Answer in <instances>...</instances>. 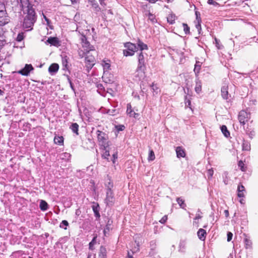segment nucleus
I'll list each match as a JSON object with an SVG mask.
<instances>
[{"label": "nucleus", "mask_w": 258, "mask_h": 258, "mask_svg": "<svg viewBox=\"0 0 258 258\" xmlns=\"http://www.w3.org/2000/svg\"><path fill=\"white\" fill-rule=\"evenodd\" d=\"M20 7L24 15L22 27L26 31L33 29L34 25L37 20V15L30 0H18Z\"/></svg>", "instance_id": "obj_1"}, {"label": "nucleus", "mask_w": 258, "mask_h": 258, "mask_svg": "<svg viewBox=\"0 0 258 258\" xmlns=\"http://www.w3.org/2000/svg\"><path fill=\"white\" fill-rule=\"evenodd\" d=\"M82 46L84 50L79 49L78 50L79 55L81 58H83L86 54H89L90 51L95 50L93 46L91 45L87 41V38L85 35H82L81 37Z\"/></svg>", "instance_id": "obj_2"}, {"label": "nucleus", "mask_w": 258, "mask_h": 258, "mask_svg": "<svg viewBox=\"0 0 258 258\" xmlns=\"http://www.w3.org/2000/svg\"><path fill=\"white\" fill-rule=\"evenodd\" d=\"M96 134L99 145L105 149L108 148L109 147L108 135L99 130L97 131Z\"/></svg>", "instance_id": "obj_3"}, {"label": "nucleus", "mask_w": 258, "mask_h": 258, "mask_svg": "<svg viewBox=\"0 0 258 258\" xmlns=\"http://www.w3.org/2000/svg\"><path fill=\"white\" fill-rule=\"evenodd\" d=\"M124 47L126 48V49L123 50V53L125 56H133L138 49L136 44L131 42L125 43Z\"/></svg>", "instance_id": "obj_4"}, {"label": "nucleus", "mask_w": 258, "mask_h": 258, "mask_svg": "<svg viewBox=\"0 0 258 258\" xmlns=\"http://www.w3.org/2000/svg\"><path fill=\"white\" fill-rule=\"evenodd\" d=\"M251 115L249 112H246L245 110H242L239 112L238 118L240 123L244 125L248 122L250 119Z\"/></svg>", "instance_id": "obj_5"}, {"label": "nucleus", "mask_w": 258, "mask_h": 258, "mask_svg": "<svg viewBox=\"0 0 258 258\" xmlns=\"http://www.w3.org/2000/svg\"><path fill=\"white\" fill-rule=\"evenodd\" d=\"M115 199L113 191H106V198L105 203L107 206H112L115 203Z\"/></svg>", "instance_id": "obj_6"}, {"label": "nucleus", "mask_w": 258, "mask_h": 258, "mask_svg": "<svg viewBox=\"0 0 258 258\" xmlns=\"http://www.w3.org/2000/svg\"><path fill=\"white\" fill-rule=\"evenodd\" d=\"M85 55V65L88 70L91 69L95 63V58L92 55L86 54Z\"/></svg>", "instance_id": "obj_7"}, {"label": "nucleus", "mask_w": 258, "mask_h": 258, "mask_svg": "<svg viewBox=\"0 0 258 258\" xmlns=\"http://www.w3.org/2000/svg\"><path fill=\"white\" fill-rule=\"evenodd\" d=\"M146 67L137 66L136 71V77L139 80L144 79L146 77Z\"/></svg>", "instance_id": "obj_8"}, {"label": "nucleus", "mask_w": 258, "mask_h": 258, "mask_svg": "<svg viewBox=\"0 0 258 258\" xmlns=\"http://www.w3.org/2000/svg\"><path fill=\"white\" fill-rule=\"evenodd\" d=\"M34 68L31 64H26L25 67L18 72V73L23 75L27 76L30 72L33 70Z\"/></svg>", "instance_id": "obj_9"}, {"label": "nucleus", "mask_w": 258, "mask_h": 258, "mask_svg": "<svg viewBox=\"0 0 258 258\" xmlns=\"http://www.w3.org/2000/svg\"><path fill=\"white\" fill-rule=\"evenodd\" d=\"M126 113L130 117L137 118L139 116L138 113L136 112L130 103H128L126 106Z\"/></svg>", "instance_id": "obj_10"}, {"label": "nucleus", "mask_w": 258, "mask_h": 258, "mask_svg": "<svg viewBox=\"0 0 258 258\" xmlns=\"http://www.w3.org/2000/svg\"><path fill=\"white\" fill-rule=\"evenodd\" d=\"M9 20L6 11L0 12V25H5L9 23Z\"/></svg>", "instance_id": "obj_11"}, {"label": "nucleus", "mask_w": 258, "mask_h": 258, "mask_svg": "<svg viewBox=\"0 0 258 258\" xmlns=\"http://www.w3.org/2000/svg\"><path fill=\"white\" fill-rule=\"evenodd\" d=\"M246 190L245 187L241 183H240L237 186V197L239 198H243L245 197Z\"/></svg>", "instance_id": "obj_12"}, {"label": "nucleus", "mask_w": 258, "mask_h": 258, "mask_svg": "<svg viewBox=\"0 0 258 258\" xmlns=\"http://www.w3.org/2000/svg\"><path fill=\"white\" fill-rule=\"evenodd\" d=\"M104 185L106 187V191H113V182L109 176H107V179L105 181Z\"/></svg>", "instance_id": "obj_13"}, {"label": "nucleus", "mask_w": 258, "mask_h": 258, "mask_svg": "<svg viewBox=\"0 0 258 258\" xmlns=\"http://www.w3.org/2000/svg\"><path fill=\"white\" fill-rule=\"evenodd\" d=\"M137 66L146 67L145 57L142 52H141L138 55Z\"/></svg>", "instance_id": "obj_14"}, {"label": "nucleus", "mask_w": 258, "mask_h": 258, "mask_svg": "<svg viewBox=\"0 0 258 258\" xmlns=\"http://www.w3.org/2000/svg\"><path fill=\"white\" fill-rule=\"evenodd\" d=\"M177 157L184 158L186 156V153L184 149L180 146L177 147L175 149Z\"/></svg>", "instance_id": "obj_15"}, {"label": "nucleus", "mask_w": 258, "mask_h": 258, "mask_svg": "<svg viewBox=\"0 0 258 258\" xmlns=\"http://www.w3.org/2000/svg\"><path fill=\"white\" fill-rule=\"evenodd\" d=\"M207 234L206 231L203 228L199 229L197 232L198 238L202 241L205 240Z\"/></svg>", "instance_id": "obj_16"}, {"label": "nucleus", "mask_w": 258, "mask_h": 258, "mask_svg": "<svg viewBox=\"0 0 258 258\" xmlns=\"http://www.w3.org/2000/svg\"><path fill=\"white\" fill-rule=\"evenodd\" d=\"M47 42L51 45L57 46L59 45V41L56 37H50L47 40Z\"/></svg>", "instance_id": "obj_17"}, {"label": "nucleus", "mask_w": 258, "mask_h": 258, "mask_svg": "<svg viewBox=\"0 0 258 258\" xmlns=\"http://www.w3.org/2000/svg\"><path fill=\"white\" fill-rule=\"evenodd\" d=\"M102 66L104 71H108L111 70L110 60L109 59H103L102 61Z\"/></svg>", "instance_id": "obj_18"}, {"label": "nucleus", "mask_w": 258, "mask_h": 258, "mask_svg": "<svg viewBox=\"0 0 258 258\" xmlns=\"http://www.w3.org/2000/svg\"><path fill=\"white\" fill-rule=\"evenodd\" d=\"M53 141L54 144L59 146H62L63 145L64 138L61 136H55L54 138Z\"/></svg>", "instance_id": "obj_19"}, {"label": "nucleus", "mask_w": 258, "mask_h": 258, "mask_svg": "<svg viewBox=\"0 0 258 258\" xmlns=\"http://www.w3.org/2000/svg\"><path fill=\"white\" fill-rule=\"evenodd\" d=\"M202 89V82L199 79H196V86L195 88V90L197 93L199 94L201 92Z\"/></svg>", "instance_id": "obj_20"}, {"label": "nucleus", "mask_w": 258, "mask_h": 258, "mask_svg": "<svg viewBox=\"0 0 258 258\" xmlns=\"http://www.w3.org/2000/svg\"><path fill=\"white\" fill-rule=\"evenodd\" d=\"M58 69V64L57 63H53L49 66L48 68V71L50 74H52L53 73H56Z\"/></svg>", "instance_id": "obj_21"}, {"label": "nucleus", "mask_w": 258, "mask_h": 258, "mask_svg": "<svg viewBox=\"0 0 258 258\" xmlns=\"http://www.w3.org/2000/svg\"><path fill=\"white\" fill-rule=\"evenodd\" d=\"M228 86L225 85L221 88V95L223 99H227L228 98Z\"/></svg>", "instance_id": "obj_22"}, {"label": "nucleus", "mask_w": 258, "mask_h": 258, "mask_svg": "<svg viewBox=\"0 0 258 258\" xmlns=\"http://www.w3.org/2000/svg\"><path fill=\"white\" fill-rule=\"evenodd\" d=\"M92 210L94 213L95 216L96 217L99 218L100 215L99 214V206L98 204L94 203L92 207Z\"/></svg>", "instance_id": "obj_23"}, {"label": "nucleus", "mask_w": 258, "mask_h": 258, "mask_svg": "<svg viewBox=\"0 0 258 258\" xmlns=\"http://www.w3.org/2000/svg\"><path fill=\"white\" fill-rule=\"evenodd\" d=\"M176 18V17L175 14L173 13H170L167 16V20L168 23H169L170 24H173L175 23Z\"/></svg>", "instance_id": "obj_24"}, {"label": "nucleus", "mask_w": 258, "mask_h": 258, "mask_svg": "<svg viewBox=\"0 0 258 258\" xmlns=\"http://www.w3.org/2000/svg\"><path fill=\"white\" fill-rule=\"evenodd\" d=\"M176 202L178 204L180 208L185 209L186 205L185 203L184 200H183L181 198H176Z\"/></svg>", "instance_id": "obj_25"}, {"label": "nucleus", "mask_w": 258, "mask_h": 258, "mask_svg": "<svg viewBox=\"0 0 258 258\" xmlns=\"http://www.w3.org/2000/svg\"><path fill=\"white\" fill-rule=\"evenodd\" d=\"M39 207L41 210L43 211H45L48 208V205L46 201L44 200H41L40 202Z\"/></svg>", "instance_id": "obj_26"}, {"label": "nucleus", "mask_w": 258, "mask_h": 258, "mask_svg": "<svg viewBox=\"0 0 258 258\" xmlns=\"http://www.w3.org/2000/svg\"><path fill=\"white\" fill-rule=\"evenodd\" d=\"M242 147L243 151H249L251 149L250 144L245 140L243 141Z\"/></svg>", "instance_id": "obj_27"}, {"label": "nucleus", "mask_w": 258, "mask_h": 258, "mask_svg": "<svg viewBox=\"0 0 258 258\" xmlns=\"http://www.w3.org/2000/svg\"><path fill=\"white\" fill-rule=\"evenodd\" d=\"M70 128L73 133L77 135H79V125L77 123H73L70 126Z\"/></svg>", "instance_id": "obj_28"}, {"label": "nucleus", "mask_w": 258, "mask_h": 258, "mask_svg": "<svg viewBox=\"0 0 258 258\" xmlns=\"http://www.w3.org/2000/svg\"><path fill=\"white\" fill-rule=\"evenodd\" d=\"M137 44L140 49L142 51L145 49H148V46L147 44L143 43L140 39H138L137 41Z\"/></svg>", "instance_id": "obj_29"}, {"label": "nucleus", "mask_w": 258, "mask_h": 258, "mask_svg": "<svg viewBox=\"0 0 258 258\" xmlns=\"http://www.w3.org/2000/svg\"><path fill=\"white\" fill-rule=\"evenodd\" d=\"M221 130L225 137L228 138L230 136V132L227 130V126L226 125H222L221 127Z\"/></svg>", "instance_id": "obj_30"}, {"label": "nucleus", "mask_w": 258, "mask_h": 258, "mask_svg": "<svg viewBox=\"0 0 258 258\" xmlns=\"http://www.w3.org/2000/svg\"><path fill=\"white\" fill-rule=\"evenodd\" d=\"M101 148L104 151V152H103V153L102 155V157L103 158L106 159L108 161H109V157L110 156L109 151L108 150L109 147L106 149H105L104 148H103V147H101Z\"/></svg>", "instance_id": "obj_31"}, {"label": "nucleus", "mask_w": 258, "mask_h": 258, "mask_svg": "<svg viewBox=\"0 0 258 258\" xmlns=\"http://www.w3.org/2000/svg\"><path fill=\"white\" fill-rule=\"evenodd\" d=\"M201 69V65L200 63V62L197 61L195 65V68H194V72L196 75H198V74L200 73Z\"/></svg>", "instance_id": "obj_32"}, {"label": "nucleus", "mask_w": 258, "mask_h": 258, "mask_svg": "<svg viewBox=\"0 0 258 258\" xmlns=\"http://www.w3.org/2000/svg\"><path fill=\"white\" fill-rule=\"evenodd\" d=\"M238 166L240 168V170L242 171L245 172L246 171L247 167L246 166H245L244 163H243V162L242 160H240L238 162Z\"/></svg>", "instance_id": "obj_33"}, {"label": "nucleus", "mask_w": 258, "mask_h": 258, "mask_svg": "<svg viewBox=\"0 0 258 258\" xmlns=\"http://www.w3.org/2000/svg\"><path fill=\"white\" fill-rule=\"evenodd\" d=\"M155 159V155L154 152L153 151V150H150L149 151L148 160L149 161H152L154 160Z\"/></svg>", "instance_id": "obj_34"}, {"label": "nucleus", "mask_w": 258, "mask_h": 258, "mask_svg": "<svg viewBox=\"0 0 258 258\" xmlns=\"http://www.w3.org/2000/svg\"><path fill=\"white\" fill-rule=\"evenodd\" d=\"M151 87L152 88L153 92L156 94H157L159 92H160V90L159 88L157 86L156 84H154V83H152L151 85Z\"/></svg>", "instance_id": "obj_35"}, {"label": "nucleus", "mask_w": 258, "mask_h": 258, "mask_svg": "<svg viewBox=\"0 0 258 258\" xmlns=\"http://www.w3.org/2000/svg\"><path fill=\"white\" fill-rule=\"evenodd\" d=\"M97 235L95 236L92 241L89 243V249H94V245L96 243Z\"/></svg>", "instance_id": "obj_36"}, {"label": "nucleus", "mask_w": 258, "mask_h": 258, "mask_svg": "<svg viewBox=\"0 0 258 258\" xmlns=\"http://www.w3.org/2000/svg\"><path fill=\"white\" fill-rule=\"evenodd\" d=\"M182 26L183 30L185 34H189L190 33V28L187 24L185 23H182Z\"/></svg>", "instance_id": "obj_37"}, {"label": "nucleus", "mask_w": 258, "mask_h": 258, "mask_svg": "<svg viewBox=\"0 0 258 258\" xmlns=\"http://www.w3.org/2000/svg\"><path fill=\"white\" fill-rule=\"evenodd\" d=\"M24 38V33L23 32L19 33L16 38V40L18 42L22 41Z\"/></svg>", "instance_id": "obj_38"}, {"label": "nucleus", "mask_w": 258, "mask_h": 258, "mask_svg": "<svg viewBox=\"0 0 258 258\" xmlns=\"http://www.w3.org/2000/svg\"><path fill=\"white\" fill-rule=\"evenodd\" d=\"M68 225L69 223L67 220H62L59 226L60 228H62L66 230L67 229V226H68Z\"/></svg>", "instance_id": "obj_39"}, {"label": "nucleus", "mask_w": 258, "mask_h": 258, "mask_svg": "<svg viewBox=\"0 0 258 258\" xmlns=\"http://www.w3.org/2000/svg\"><path fill=\"white\" fill-rule=\"evenodd\" d=\"M244 243L245 244L246 248L250 247L252 244L251 240L247 238H245L244 239Z\"/></svg>", "instance_id": "obj_40"}, {"label": "nucleus", "mask_w": 258, "mask_h": 258, "mask_svg": "<svg viewBox=\"0 0 258 258\" xmlns=\"http://www.w3.org/2000/svg\"><path fill=\"white\" fill-rule=\"evenodd\" d=\"M207 3L209 5H212L215 7L220 6V5L217 2L214 0H208Z\"/></svg>", "instance_id": "obj_41"}, {"label": "nucleus", "mask_w": 258, "mask_h": 258, "mask_svg": "<svg viewBox=\"0 0 258 258\" xmlns=\"http://www.w3.org/2000/svg\"><path fill=\"white\" fill-rule=\"evenodd\" d=\"M214 171L213 168L209 169L207 171L208 178H211L213 175Z\"/></svg>", "instance_id": "obj_42"}, {"label": "nucleus", "mask_w": 258, "mask_h": 258, "mask_svg": "<svg viewBox=\"0 0 258 258\" xmlns=\"http://www.w3.org/2000/svg\"><path fill=\"white\" fill-rule=\"evenodd\" d=\"M201 22H202L201 19H199V20H198V21L196 22V27L197 28V29H198V31L201 29Z\"/></svg>", "instance_id": "obj_43"}, {"label": "nucleus", "mask_w": 258, "mask_h": 258, "mask_svg": "<svg viewBox=\"0 0 258 258\" xmlns=\"http://www.w3.org/2000/svg\"><path fill=\"white\" fill-rule=\"evenodd\" d=\"M110 231V227L108 224L106 225L105 229H104L103 232L105 236H106V234L109 233Z\"/></svg>", "instance_id": "obj_44"}, {"label": "nucleus", "mask_w": 258, "mask_h": 258, "mask_svg": "<svg viewBox=\"0 0 258 258\" xmlns=\"http://www.w3.org/2000/svg\"><path fill=\"white\" fill-rule=\"evenodd\" d=\"M168 219V216L167 215L164 216L159 221V222L162 224H164L166 222L167 220Z\"/></svg>", "instance_id": "obj_45"}, {"label": "nucleus", "mask_w": 258, "mask_h": 258, "mask_svg": "<svg viewBox=\"0 0 258 258\" xmlns=\"http://www.w3.org/2000/svg\"><path fill=\"white\" fill-rule=\"evenodd\" d=\"M117 158V152H114L112 155V158L111 159L113 163H115V160Z\"/></svg>", "instance_id": "obj_46"}, {"label": "nucleus", "mask_w": 258, "mask_h": 258, "mask_svg": "<svg viewBox=\"0 0 258 258\" xmlns=\"http://www.w3.org/2000/svg\"><path fill=\"white\" fill-rule=\"evenodd\" d=\"M232 236L233 234L230 232H228L227 233V241H230L232 240Z\"/></svg>", "instance_id": "obj_47"}, {"label": "nucleus", "mask_w": 258, "mask_h": 258, "mask_svg": "<svg viewBox=\"0 0 258 258\" xmlns=\"http://www.w3.org/2000/svg\"><path fill=\"white\" fill-rule=\"evenodd\" d=\"M149 19L153 22H154L155 16L154 15L152 14L151 13H149L148 14Z\"/></svg>", "instance_id": "obj_48"}, {"label": "nucleus", "mask_w": 258, "mask_h": 258, "mask_svg": "<svg viewBox=\"0 0 258 258\" xmlns=\"http://www.w3.org/2000/svg\"><path fill=\"white\" fill-rule=\"evenodd\" d=\"M6 11L5 6L3 3L0 2V12Z\"/></svg>", "instance_id": "obj_49"}, {"label": "nucleus", "mask_w": 258, "mask_h": 258, "mask_svg": "<svg viewBox=\"0 0 258 258\" xmlns=\"http://www.w3.org/2000/svg\"><path fill=\"white\" fill-rule=\"evenodd\" d=\"M195 14L196 15V21H198L199 19H201L200 12L196 11Z\"/></svg>", "instance_id": "obj_50"}, {"label": "nucleus", "mask_w": 258, "mask_h": 258, "mask_svg": "<svg viewBox=\"0 0 258 258\" xmlns=\"http://www.w3.org/2000/svg\"><path fill=\"white\" fill-rule=\"evenodd\" d=\"M99 3L101 6L104 8L106 6V3L105 2V0H99Z\"/></svg>", "instance_id": "obj_51"}, {"label": "nucleus", "mask_w": 258, "mask_h": 258, "mask_svg": "<svg viewBox=\"0 0 258 258\" xmlns=\"http://www.w3.org/2000/svg\"><path fill=\"white\" fill-rule=\"evenodd\" d=\"M186 103H188V106H189L190 108V104H191V102H190V100L188 99L185 102V104H186Z\"/></svg>", "instance_id": "obj_52"}, {"label": "nucleus", "mask_w": 258, "mask_h": 258, "mask_svg": "<svg viewBox=\"0 0 258 258\" xmlns=\"http://www.w3.org/2000/svg\"><path fill=\"white\" fill-rule=\"evenodd\" d=\"M124 128V126L123 125L119 126V128L117 127V130L118 131H122Z\"/></svg>", "instance_id": "obj_53"}, {"label": "nucleus", "mask_w": 258, "mask_h": 258, "mask_svg": "<svg viewBox=\"0 0 258 258\" xmlns=\"http://www.w3.org/2000/svg\"><path fill=\"white\" fill-rule=\"evenodd\" d=\"M224 213H225V215L226 216V217H228L229 216V212L228 210H226L224 211Z\"/></svg>", "instance_id": "obj_54"}, {"label": "nucleus", "mask_w": 258, "mask_h": 258, "mask_svg": "<svg viewBox=\"0 0 258 258\" xmlns=\"http://www.w3.org/2000/svg\"><path fill=\"white\" fill-rule=\"evenodd\" d=\"M126 258H134L133 256L131 254L130 252L128 251L127 256Z\"/></svg>", "instance_id": "obj_55"}, {"label": "nucleus", "mask_w": 258, "mask_h": 258, "mask_svg": "<svg viewBox=\"0 0 258 258\" xmlns=\"http://www.w3.org/2000/svg\"><path fill=\"white\" fill-rule=\"evenodd\" d=\"M43 18L44 19H45V20L48 23L49 20V19L46 17L45 15H44V14H43Z\"/></svg>", "instance_id": "obj_56"}, {"label": "nucleus", "mask_w": 258, "mask_h": 258, "mask_svg": "<svg viewBox=\"0 0 258 258\" xmlns=\"http://www.w3.org/2000/svg\"><path fill=\"white\" fill-rule=\"evenodd\" d=\"M104 11H106V10H102V13H103V18L104 19H106V14L104 12Z\"/></svg>", "instance_id": "obj_57"}, {"label": "nucleus", "mask_w": 258, "mask_h": 258, "mask_svg": "<svg viewBox=\"0 0 258 258\" xmlns=\"http://www.w3.org/2000/svg\"><path fill=\"white\" fill-rule=\"evenodd\" d=\"M202 218V216H200V215H197L195 217V218L194 219L195 220H197V219H201Z\"/></svg>", "instance_id": "obj_58"}, {"label": "nucleus", "mask_w": 258, "mask_h": 258, "mask_svg": "<svg viewBox=\"0 0 258 258\" xmlns=\"http://www.w3.org/2000/svg\"><path fill=\"white\" fill-rule=\"evenodd\" d=\"M95 9L97 12H99V11H101L100 8H99L98 5L96 7H95Z\"/></svg>", "instance_id": "obj_59"}, {"label": "nucleus", "mask_w": 258, "mask_h": 258, "mask_svg": "<svg viewBox=\"0 0 258 258\" xmlns=\"http://www.w3.org/2000/svg\"><path fill=\"white\" fill-rule=\"evenodd\" d=\"M108 14H110V15H113V13L111 10H108L107 11Z\"/></svg>", "instance_id": "obj_60"}, {"label": "nucleus", "mask_w": 258, "mask_h": 258, "mask_svg": "<svg viewBox=\"0 0 258 258\" xmlns=\"http://www.w3.org/2000/svg\"><path fill=\"white\" fill-rule=\"evenodd\" d=\"M243 201H244V200H243V199L242 198H241V199H240V200H239V202H240L241 204H244Z\"/></svg>", "instance_id": "obj_61"}, {"label": "nucleus", "mask_w": 258, "mask_h": 258, "mask_svg": "<svg viewBox=\"0 0 258 258\" xmlns=\"http://www.w3.org/2000/svg\"><path fill=\"white\" fill-rule=\"evenodd\" d=\"M35 3L39 4L41 0H34Z\"/></svg>", "instance_id": "obj_62"}, {"label": "nucleus", "mask_w": 258, "mask_h": 258, "mask_svg": "<svg viewBox=\"0 0 258 258\" xmlns=\"http://www.w3.org/2000/svg\"><path fill=\"white\" fill-rule=\"evenodd\" d=\"M72 4H74L75 3H76L77 0H70Z\"/></svg>", "instance_id": "obj_63"}, {"label": "nucleus", "mask_w": 258, "mask_h": 258, "mask_svg": "<svg viewBox=\"0 0 258 258\" xmlns=\"http://www.w3.org/2000/svg\"><path fill=\"white\" fill-rule=\"evenodd\" d=\"M3 93V91L1 89H0V95H2Z\"/></svg>", "instance_id": "obj_64"}]
</instances>
